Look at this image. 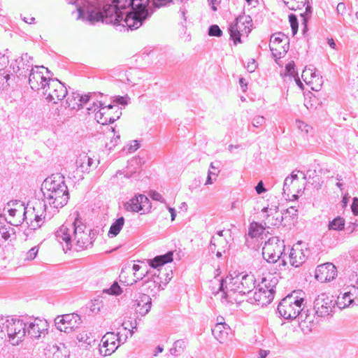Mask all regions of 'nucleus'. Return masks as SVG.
Here are the masks:
<instances>
[{"mask_svg": "<svg viewBox=\"0 0 358 358\" xmlns=\"http://www.w3.org/2000/svg\"><path fill=\"white\" fill-rule=\"evenodd\" d=\"M303 94L304 97V105L308 109L316 108L317 106L322 103V101L312 91H304Z\"/></svg>", "mask_w": 358, "mask_h": 358, "instance_id": "nucleus-26", "label": "nucleus"}, {"mask_svg": "<svg viewBox=\"0 0 358 358\" xmlns=\"http://www.w3.org/2000/svg\"><path fill=\"white\" fill-rule=\"evenodd\" d=\"M256 278L252 273H239L235 277L227 276L220 282L219 291L223 293L222 297L232 299L233 294L238 293L245 295L256 288ZM231 301V300H229Z\"/></svg>", "mask_w": 358, "mask_h": 358, "instance_id": "nucleus-3", "label": "nucleus"}, {"mask_svg": "<svg viewBox=\"0 0 358 358\" xmlns=\"http://www.w3.org/2000/svg\"><path fill=\"white\" fill-rule=\"evenodd\" d=\"M23 60H25L26 62H27V60H29L31 61V62H33V57L31 56H29L27 53H24L20 57L15 60V63L21 64V62H23Z\"/></svg>", "mask_w": 358, "mask_h": 358, "instance_id": "nucleus-56", "label": "nucleus"}, {"mask_svg": "<svg viewBox=\"0 0 358 358\" xmlns=\"http://www.w3.org/2000/svg\"><path fill=\"white\" fill-rule=\"evenodd\" d=\"M55 236L59 242L64 241L67 249H71L73 236L69 223L62 225L55 232Z\"/></svg>", "mask_w": 358, "mask_h": 358, "instance_id": "nucleus-17", "label": "nucleus"}, {"mask_svg": "<svg viewBox=\"0 0 358 358\" xmlns=\"http://www.w3.org/2000/svg\"><path fill=\"white\" fill-rule=\"evenodd\" d=\"M24 78H22V76L19 74H0V83L2 82H9L7 85H9L10 88H15L20 86V84L18 83Z\"/></svg>", "mask_w": 358, "mask_h": 358, "instance_id": "nucleus-28", "label": "nucleus"}, {"mask_svg": "<svg viewBox=\"0 0 358 358\" xmlns=\"http://www.w3.org/2000/svg\"><path fill=\"white\" fill-rule=\"evenodd\" d=\"M78 339L79 340V341H83L85 343H86L87 345H90L91 344V339L90 338H89L87 334L85 335H80V336L78 337Z\"/></svg>", "mask_w": 358, "mask_h": 358, "instance_id": "nucleus-64", "label": "nucleus"}, {"mask_svg": "<svg viewBox=\"0 0 358 358\" xmlns=\"http://www.w3.org/2000/svg\"><path fill=\"white\" fill-rule=\"evenodd\" d=\"M15 234V229L12 227L10 223L3 222L2 225H0V241L1 240H8L12 234Z\"/></svg>", "mask_w": 358, "mask_h": 358, "instance_id": "nucleus-33", "label": "nucleus"}, {"mask_svg": "<svg viewBox=\"0 0 358 358\" xmlns=\"http://www.w3.org/2000/svg\"><path fill=\"white\" fill-rule=\"evenodd\" d=\"M255 190L258 194L264 193L266 191V189L264 187V182L262 180L257 183V186L255 187Z\"/></svg>", "mask_w": 358, "mask_h": 358, "instance_id": "nucleus-62", "label": "nucleus"}, {"mask_svg": "<svg viewBox=\"0 0 358 358\" xmlns=\"http://www.w3.org/2000/svg\"><path fill=\"white\" fill-rule=\"evenodd\" d=\"M55 322L57 329L67 334L72 332L82 323L81 317L77 313L58 315Z\"/></svg>", "mask_w": 358, "mask_h": 358, "instance_id": "nucleus-11", "label": "nucleus"}, {"mask_svg": "<svg viewBox=\"0 0 358 358\" xmlns=\"http://www.w3.org/2000/svg\"><path fill=\"white\" fill-rule=\"evenodd\" d=\"M115 106L111 103L106 104V102L97 101L93 103V106L88 108V110H93L95 112V117L99 123L101 124H108L115 122L122 115L121 108H117V115L111 116L107 114V111L113 109Z\"/></svg>", "mask_w": 358, "mask_h": 358, "instance_id": "nucleus-8", "label": "nucleus"}, {"mask_svg": "<svg viewBox=\"0 0 358 358\" xmlns=\"http://www.w3.org/2000/svg\"><path fill=\"white\" fill-rule=\"evenodd\" d=\"M93 164L94 160L86 155L80 156V158L76 160L77 166L80 168L83 172H89Z\"/></svg>", "mask_w": 358, "mask_h": 358, "instance_id": "nucleus-31", "label": "nucleus"}, {"mask_svg": "<svg viewBox=\"0 0 358 358\" xmlns=\"http://www.w3.org/2000/svg\"><path fill=\"white\" fill-rule=\"evenodd\" d=\"M140 203L142 206V213H145L150 210L152 207L151 203L145 195L140 194Z\"/></svg>", "mask_w": 358, "mask_h": 358, "instance_id": "nucleus-44", "label": "nucleus"}, {"mask_svg": "<svg viewBox=\"0 0 358 358\" xmlns=\"http://www.w3.org/2000/svg\"><path fill=\"white\" fill-rule=\"evenodd\" d=\"M103 292L110 295L118 296L122 294V290L117 282H114L110 288L104 289Z\"/></svg>", "mask_w": 358, "mask_h": 358, "instance_id": "nucleus-45", "label": "nucleus"}, {"mask_svg": "<svg viewBox=\"0 0 358 358\" xmlns=\"http://www.w3.org/2000/svg\"><path fill=\"white\" fill-rule=\"evenodd\" d=\"M27 76H29V84L31 90H43L47 86L50 87V83H59L64 87L65 90H68L64 83L59 81L57 78L48 79L43 76V73L38 71V69H31V72Z\"/></svg>", "mask_w": 358, "mask_h": 358, "instance_id": "nucleus-10", "label": "nucleus"}, {"mask_svg": "<svg viewBox=\"0 0 358 358\" xmlns=\"http://www.w3.org/2000/svg\"><path fill=\"white\" fill-rule=\"evenodd\" d=\"M51 218L50 215H48L45 213L44 215L43 214L38 215H35L34 220L31 222L30 227L31 229H36L37 228H39L43 224L42 220H50Z\"/></svg>", "mask_w": 358, "mask_h": 358, "instance_id": "nucleus-39", "label": "nucleus"}, {"mask_svg": "<svg viewBox=\"0 0 358 358\" xmlns=\"http://www.w3.org/2000/svg\"><path fill=\"white\" fill-rule=\"evenodd\" d=\"M26 336L32 339H38L48 333V324L45 320L26 318Z\"/></svg>", "mask_w": 358, "mask_h": 358, "instance_id": "nucleus-13", "label": "nucleus"}, {"mask_svg": "<svg viewBox=\"0 0 358 358\" xmlns=\"http://www.w3.org/2000/svg\"><path fill=\"white\" fill-rule=\"evenodd\" d=\"M306 260V256L302 250L292 248L289 253L290 264L294 267L301 266Z\"/></svg>", "mask_w": 358, "mask_h": 358, "instance_id": "nucleus-22", "label": "nucleus"}, {"mask_svg": "<svg viewBox=\"0 0 358 358\" xmlns=\"http://www.w3.org/2000/svg\"><path fill=\"white\" fill-rule=\"evenodd\" d=\"M101 301H100L99 299H94V300L92 301L90 306V311L93 313H99L102 306L101 305Z\"/></svg>", "mask_w": 358, "mask_h": 358, "instance_id": "nucleus-50", "label": "nucleus"}, {"mask_svg": "<svg viewBox=\"0 0 358 358\" xmlns=\"http://www.w3.org/2000/svg\"><path fill=\"white\" fill-rule=\"evenodd\" d=\"M115 335L113 332L106 333L101 338L102 345L99 348V352L103 356H108L113 353L118 348L115 343Z\"/></svg>", "mask_w": 358, "mask_h": 358, "instance_id": "nucleus-15", "label": "nucleus"}, {"mask_svg": "<svg viewBox=\"0 0 358 358\" xmlns=\"http://www.w3.org/2000/svg\"><path fill=\"white\" fill-rule=\"evenodd\" d=\"M257 64L256 61L254 59H252L251 62H249L248 63L246 69L249 72L252 73L255 71V69H257Z\"/></svg>", "mask_w": 358, "mask_h": 358, "instance_id": "nucleus-59", "label": "nucleus"}, {"mask_svg": "<svg viewBox=\"0 0 358 358\" xmlns=\"http://www.w3.org/2000/svg\"><path fill=\"white\" fill-rule=\"evenodd\" d=\"M252 22L250 15H240L235 18L234 22L231 23L228 27V32L230 35V39L234 41V44L236 45L238 43H242L241 34L243 29L248 28V24Z\"/></svg>", "mask_w": 358, "mask_h": 358, "instance_id": "nucleus-9", "label": "nucleus"}, {"mask_svg": "<svg viewBox=\"0 0 358 358\" xmlns=\"http://www.w3.org/2000/svg\"><path fill=\"white\" fill-rule=\"evenodd\" d=\"M313 310L306 309L305 310L304 306L302 307V310L300 311L299 316H297L296 319L299 322H308L312 323L313 322V319L315 314L313 313Z\"/></svg>", "mask_w": 358, "mask_h": 358, "instance_id": "nucleus-36", "label": "nucleus"}, {"mask_svg": "<svg viewBox=\"0 0 358 358\" xmlns=\"http://www.w3.org/2000/svg\"><path fill=\"white\" fill-rule=\"evenodd\" d=\"M358 227V220H356L355 222H350L348 223L346 230L349 232V234L352 233L356 228Z\"/></svg>", "mask_w": 358, "mask_h": 358, "instance_id": "nucleus-58", "label": "nucleus"}, {"mask_svg": "<svg viewBox=\"0 0 358 358\" xmlns=\"http://www.w3.org/2000/svg\"><path fill=\"white\" fill-rule=\"evenodd\" d=\"M41 191L44 198L45 210L47 208L46 203L52 208L58 209L66 206L69 201V189L64 176L60 173L48 177L42 183Z\"/></svg>", "mask_w": 358, "mask_h": 358, "instance_id": "nucleus-2", "label": "nucleus"}, {"mask_svg": "<svg viewBox=\"0 0 358 358\" xmlns=\"http://www.w3.org/2000/svg\"><path fill=\"white\" fill-rule=\"evenodd\" d=\"M266 122V119L264 116L257 115L255 116L252 120V126L254 128H258L260 126H262Z\"/></svg>", "mask_w": 358, "mask_h": 358, "instance_id": "nucleus-49", "label": "nucleus"}, {"mask_svg": "<svg viewBox=\"0 0 358 358\" xmlns=\"http://www.w3.org/2000/svg\"><path fill=\"white\" fill-rule=\"evenodd\" d=\"M297 213L298 210L295 208V207L291 206L287 208L282 213V215L281 217L282 220H283L284 219L289 218L290 221H293L294 220L297 218Z\"/></svg>", "mask_w": 358, "mask_h": 358, "instance_id": "nucleus-41", "label": "nucleus"}, {"mask_svg": "<svg viewBox=\"0 0 358 358\" xmlns=\"http://www.w3.org/2000/svg\"><path fill=\"white\" fill-rule=\"evenodd\" d=\"M285 69L287 72L292 76V77H295V71H294V64L289 63L286 65Z\"/></svg>", "mask_w": 358, "mask_h": 358, "instance_id": "nucleus-63", "label": "nucleus"}, {"mask_svg": "<svg viewBox=\"0 0 358 358\" xmlns=\"http://www.w3.org/2000/svg\"><path fill=\"white\" fill-rule=\"evenodd\" d=\"M337 276V269L334 264L327 262L317 266L315 278L321 282H330Z\"/></svg>", "mask_w": 358, "mask_h": 358, "instance_id": "nucleus-14", "label": "nucleus"}, {"mask_svg": "<svg viewBox=\"0 0 358 358\" xmlns=\"http://www.w3.org/2000/svg\"><path fill=\"white\" fill-rule=\"evenodd\" d=\"M188 344L189 341L187 338L177 340L170 348L169 352L174 357H178L185 352Z\"/></svg>", "mask_w": 358, "mask_h": 358, "instance_id": "nucleus-25", "label": "nucleus"}, {"mask_svg": "<svg viewBox=\"0 0 358 358\" xmlns=\"http://www.w3.org/2000/svg\"><path fill=\"white\" fill-rule=\"evenodd\" d=\"M173 252L169 251L162 255L156 256L155 258L149 260V265L153 268H157L159 273H162V267L167 263L173 261Z\"/></svg>", "mask_w": 358, "mask_h": 358, "instance_id": "nucleus-19", "label": "nucleus"}, {"mask_svg": "<svg viewBox=\"0 0 358 358\" xmlns=\"http://www.w3.org/2000/svg\"><path fill=\"white\" fill-rule=\"evenodd\" d=\"M112 101L110 102L112 104L115 103L117 105H121V106H127L130 101L129 96L126 94L124 96H115L111 97Z\"/></svg>", "mask_w": 358, "mask_h": 358, "instance_id": "nucleus-43", "label": "nucleus"}, {"mask_svg": "<svg viewBox=\"0 0 358 358\" xmlns=\"http://www.w3.org/2000/svg\"><path fill=\"white\" fill-rule=\"evenodd\" d=\"M269 48H270V50L271 51L273 57H274L275 59H280V58H281V57H282L284 56L282 52H281L280 51L277 50V48H274L271 45H269Z\"/></svg>", "mask_w": 358, "mask_h": 358, "instance_id": "nucleus-57", "label": "nucleus"}, {"mask_svg": "<svg viewBox=\"0 0 358 358\" xmlns=\"http://www.w3.org/2000/svg\"><path fill=\"white\" fill-rule=\"evenodd\" d=\"M10 67L13 69L15 73L22 76V78H24V80L27 78V75L31 72V69H39V66H35L34 67L33 62L29 60H27V62L23 60V62H21V64H11Z\"/></svg>", "mask_w": 358, "mask_h": 358, "instance_id": "nucleus-20", "label": "nucleus"}, {"mask_svg": "<svg viewBox=\"0 0 358 358\" xmlns=\"http://www.w3.org/2000/svg\"><path fill=\"white\" fill-rule=\"evenodd\" d=\"M345 219L341 216H337L329 222L328 229L333 231H342L345 229Z\"/></svg>", "mask_w": 358, "mask_h": 358, "instance_id": "nucleus-35", "label": "nucleus"}, {"mask_svg": "<svg viewBox=\"0 0 358 358\" xmlns=\"http://www.w3.org/2000/svg\"><path fill=\"white\" fill-rule=\"evenodd\" d=\"M284 241L273 236L265 242L262 248L264 259L268 263H275L281 258L285 250Z\"/></svg>", "mask_w": 358, "mask_h": 358, "instance_id": "nucleus-7", "label": "nucleus"}, {"mask_svg": "<svg viewBox=\"0 0 358 358\" xmlns=\"http://www.w3.org/2000/svg\"><path fill=\"white\" fill-rule=\"evenodd\" d=\"M69 225L71 229V234L73 237V239L82 234H85L84 232V229L85 228V226L83 225L82 223L78 224V221L75 220L73 223H69Z\"/></svg>", "mask_w": 358, "mask_h": 358, "instance_id": "nucleus-38", "label": "nucleus"}, {"mask_svg": "<svg viewBox=\"0 0 358 358\" xmlns=\"http://www.w3.org/2000/svg\"><path fill=\"white\" fill-rule=\"evenodd\" d=\"M0 341L8 338L9 340L17 339L16 343L26 336V318H0Z\"/></svg>", "mask_w": 358, "mask_h": 358, "instance_id": "nucleus-5", "label": "nucleus"}, {"mask_svg": "<svg viewBox=\"0 0 358 358\" xmlns=\"http://www.w3.org/2000/svg\"><path fill=\"white\" fill-rule=\"evenodd\" d=\"M150 196L155 201H160L162 203H165V200L163 198V196H162V194L156 191L150 192Z\"/></svg>", "mask_w": 358, "mask_h": 358, "instance_id": "nucleus-55", "label": "nucleus"}, {"mask_svg": "<svg viewBox=\"0 0 358 358\" xmlns=\"http://www.w3.org/2000/svg\"><path fill=\"white\" fill-rule=\"evenodd\" d=\"M89 236H90V235L85 233L74 238V241L76 242V245L78 247V250H83L93 245V241H89Z\"/></svg>", "mask_w": 358, "mask_h": 358, "instance_id": "nucleus-34", "label": "nucleus"}, {"mask_svg": "<svg viewBox=\"0 0 358 358\" xmlns=\"http://www.w3.org/2000/svg\"><path fill=\"white\" fill-rule=\"evenodd\" d=\"M113 4L103 0L86 1L84 7H78V19H82L94 24L97 22L127 27L126 18L138 4V0H110Z\"/></svg>", "mask_w": 358, "mask_h": 358, "instance_id": "nucleus-1", "label": "nucleus"}, {"mask_svg": "<svg viewBox=\"0 0 358 358\" xmlns=\"http://www.w3.org/2000/svg\"><path fill=\"white\" fill-rule=\"evenodd\" d=\"M68 92L69 91H53L52 94H49L47 96L46 99L49 102L53 101L54 103H56V101H55V96L57 97V100L61 101L64 98L66 97V96L68 95Z\"/></svg>", "mask_w": 358, "mask_h": 358, "instance_id": "nucleus-42", "label": "nucleus"}, {"mask_svg": "<svg viewBox=\"0 0 358 358\" xmlns=\"http://www.w3.org/2000/svg\"><path fill=\"white\" fill-rule=\"evenodd\" d=\"M124 221L125 220L124 217H120L116 219L110 227L109 231L108 232V236L109 238H114L117 236L122 230L124 224Z\"/></svg>", "mask_w": 358, "mask_h": 358, "instance_id": "nucleus-29", "label": "nucleus"}, {"mask_svg": "<svg viewBox=\"0 0 358 358\" xmlns=\"http://www.w3.org/2000/svg\"><path fill=\"white\" fill-rule=\"evenodd\" d=\"M336 301L325 293H322L314 301L315 314L318 317H325L333 313Z\"/></svg>", "mask_w": 358, "mask_h": 358, "instance_id": "nucleus-12", "label": "nucleus"}, {"mask_svg": "<svg viewBox=\"0 0 358 358\" xmlns=\"http://www.w3.org/2000/svg\"><path fill=\"white\" fill-rule=\"evenodd\" d=\"M296 125L301 132L304 133V134L313 136V128L310 125L299 120L296 121Z\"/></svg>", "mask_w": 358, "mask_h": 358, "instance_id": "nucleus-40", "label": "nucleus"}, {"mask_svg": "<svg viewBox=\"0 0 358 358\" xmlns=\"http://www.w3.org/2000/svg\"><path fill=\"white\" fill-rule=\"evenodd\" d=\"M127 211L139 212L142 210V206L140 203V194L134 196L129 201L124 204Z\"/></svg>", "mask_w": 358, "mask_h": 358, "instance_id": "nucleus-30", "label": "nucleus"}, {"mask_svg": "<svg viewBox=\"0 0 358 358\" xmlns=\"http://www.w3.org/2000/svg\"><path fill=\"white\" fill-rule=\"evenodd\" d=\"M351 209L355 215H358V198H353Z\"/></svg>", "mask_w": 358, "mask_h": 358, "instance_id": "nucleus-60", "label": "nucleus"}, {"mask_svg": "<svg viewBox=\"0 0 358 358\" xmlns=\"http://www.w3.org/2000/svg\"><path fill=\"white\" fill-rule=\"evenodd\" d=\"M346 11V7L345 4L343 2H341L337 5L336 7V12L338 15H343L345 13Z\"/></svg>", "mask_w": 358, "mask_h": 358, "instance_id": "nucleus-61", "label": "nucleus"}, {"mask_svg": "<svg viewBox=\"0 0 358 358\" xmlns=\"http://www.w3.org/2000/svg\"><path fill=\"white\" fill-rule=\"evenodd\" d=\"M301 294V292L293 291L280 301L276 310L280 317L287 320L296 319L304 302V298L300 296Z\"/></svg>", "mask_w": 358, "mask_h": 358, "instance_id": "nucleus-4", "label": "nucleus"}, {"mask_svg": "<svg viewBox=\"0 0 358 358\" xmlns=\"http://www.w3.org/2000/svg\"><path fill=\"white\" fill-rule=\"evenodd\" d=\"M257 291L253 297H250L247 301L250 303H256L257 305L264 306L269 304L274 299V294L270 291H265L262 287H256Z\"/></svg>", "mask_w": 358, "mask_h": 358, "instance_id": "nucleus-16", "label": "nucleus"}, {"mask_svg": "<svg viewBox=\"0 0 358 358\" xmlns=\"http://www.w3.org/2000/svg\"><path fill=\"white\" fill-rule=\"evenodd\" d=\"M149 1L150 0H138L136 8L126 18V24L131 30H135L141 27L152 15V10L147 6Z\"/></svg>", "mask_w": 358, "mask_h": 358, "instance_id": "nucleus-6", "label": "nucleus"}, {"mask_svg": "<svg viewBox=\"0 0 358 358\" xmlns=\"http://www.w3.org/2000/svg\"><path fill=\"white\" fill-rule=\"evenodd\" d=\"M38 252V248L36 247H33L27 252L25 259H27V260L34 259L36 257Z\"/></svg>", "mask_w": 358, "mask_h": 358, "instance_id": "nucleus-52", "label": "nucleus"}, {"mask_svg": "<svg viewBox=\"0 0 358 358\" xmlns=\"http://www.w3.org/2000/svg\"><path fill=\"white\" fill-rule=\"evenodd\" d=\"M278 282V280L275 277L268 275L266 277L262 278L261 282L257 287H262V289L270 291L273 292V294H275Z\"/></svg>", "mask_w": 358, "mask_h": 358, "instance_id": "nucleus-24", "label": "nucleus"}, {"mask_svg": "<svg viewBox=\"0 0 358 358\" xmlns=\"http://www.w3.org/2000/svg\"><path fill=\"white\" fill-rule=\"evenodd\" d=\"M81 99L82 94H79L78 91H71V94L68 93L66 96V105L73 110H80L81 108Z\"/></svg>", "mask_w": 358, "mask_h": 358, "instance_id": "nucleus-23", "label": "nucleus"}, {"mask_svg": "<svg viewBox=\"0 0 358 358\" xmlns=\"http://www.w3.org/2000/svg\"><path fill=\"white\" fill-rule=\"evenodd\" d=\"M171 1H172V0H152L153 6L155 8H157L162 7V6H166ZM150 2H151V0H150L147 6H148V9L152 10V12L153 13L154 10L150 5Z\"/></svg>", "mask_w": 358, "mask_h": 358, "instance_id": "nucleus-47", "label": "nucleus"}, {"mask_svg": "<svg viewBox=\"0 0 358 358\" xmlns=\"http://www.w3.org/2000/svg\"><path fill=\"white\" fill-rule=\"evenodd\" d=\"M285 36V34H283L281 32H278V33H277L275 34H273L271 36V42L273 44H275V43L279 44V43L282 42Z\"/></svg>", "mask_w": 358, "mask_h": 358, "instance_id": "nucleus-51", "label": "nucleus"}, {"mask_svg": "<svg viewBox=\"0 0 358 358\" xmlns=\"http://www.w3.org/2000/svg\"><path fill=\"white\" fill-rule=\"evenodd\" d=\"M312 13L313 8L309 3H308L307 6H306L305 12L301 14V17H302V19L307 18V20H309L310 18Z\"/></svg>", "mask_w": 358, "mask_h": 358, "instance_id": "nucleus-53", "label": "nucleus"}, {"mask_svg": "<svg viewBox=\"0 0 358 358\" xmlns=\"http://www.w3.org/2000/svg\"><path fill=\"white\" fill-rule=\"evenodd\" d=\"M220 166V162L215 161L214 162H211L210 164V169L208 170V177L206 181V184H212L214 180H216V177L220 172L219 168Z\"/></svg>", "mask_w": 358, "mask_h": 358, "instance_id": "nucleus-32", "label": "nucleus"}, {"mask_svg": "<svg viewBox=\"0 0 358 358\" xmlns=\"http://www.w3.org/2000/svg\"><path fill=\"white\" fill-rule=\"evenodd\" d=\"M140 147V143L138 141L134 140L131 141L130 144L128 145V152L129 153L135 152L137 149H138Z\"/></svg>", "mask_w": 358, "mask_h": 358, "instance_id": "nucleus-54", "label": "nucleus"}, {"mask_svg": "<svg viewBox=\"0 0 358 358\" xmlns=\"http://www.w3.org/2000/svg\"><path fill=\"white\" fill-rule=\"evenodd\" d=\"M134 306H136L137 308H139V309L137 310V312L141 316H145L150 312L151 309L152 299L149 295L145 294H141L138 296V299L135 301Z\"/></svg>", "mask_w": 358, "mask_h": 358, "instance_id": "nucleus-18", "label": "nucleus"}, {"mask_svg": "<svg viewBox=\"0 0 358 358\" xmlns=\"http://www.w3.org/2000/svg\"><path fill=\"white\" fill-rule=\"evenodd\" d=\"M289 22L290 23L292 35L294 36L296 34L299 28V22L296 15L292 13L289 15Z\"/></svg>", "mask_w": 358, "mask_h": 358, "instance_id": "nucleus-46", "label": "nucleus"}, {"mask_svg": "<svg viewBox=\"0 0 358 358\" xmlns=\"http://www.w3.org/2000/svg\"><path fill=\"white\" fill-rule=\"evenodd\" d=\"M264 228L258 222H253L250 224L248 235L251 238H256L262 235Z\"/></svg>", "mask_w": 358, "mask_h": 358, "instance_id": "nucleus-37", "label": "nucleus"}, {"mask_svg": "<svg viewBox=\"0 0 358 358\" xmlns=\"http://www.w3.org/2000/svg\"><path fill=\"white\" fill-rule=\"evenodd\" d=\"M208 34L210 36L220 37L222 36V31L217 24H212L208 28Z\"/></svg>", "mask_w": 358, "mask_h": 358, "instance_id": "nucleus-48", "label": "nucleus"}, {"mask_svg": "<svg viewBox=\"0 0 358 358\" xmlns=\"http://www.w3.org/2000/svg\"><path fill=\"white\" fill-rule=\"evenodd\" d=\"M229 327L226 323H217L212 329L215 338L222 343L227 338Z\"/></svg>", "mask_w": 358, "mask_h": 358, "instance_id": "nucleus-21", "label": "nucleus"}, {"mask_svg": "<svg viewBox=\"0 0 358 358\" xmlns=\"http://www.w3.org/2000/svg\"><path fill=\"white\" fill-rule=\"evenodd\" d=\"M348 291L345 292L343 294V299H348V303L344 302L342 308L349 306L353 303L355 300H358V286L355 285H351L348 287Z\"/></svg>", "mask_w": 358, "mask_h": 358, "instance_id": "nucleus-27", "label": "nucleus"}]
</instances>
